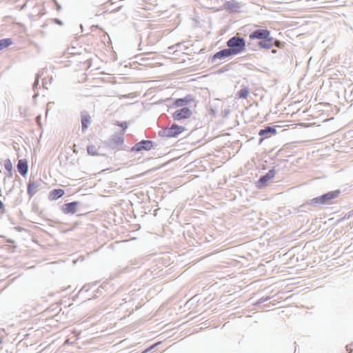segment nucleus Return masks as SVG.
Returning a JSON list of instances; mask_svg holds the SVG:
<instances>
[{"label": "nucleus", "mask_w": 353, "mask_h": 353, "mask_svg": "<svg viewBox=\"0 0 353 353\" xmlns=\"http://www.w3.org/2000/svg\"><path fill=\"white\" fill-rule=\"evenodd\" d=\"M38 185L35 183H29L28 185V193L30 197L34 196L38 190Z\"/></svg>", "instance_id": "2eb2a0df"}, {"label": "nucleus", "mask_w": 353, "mask_h": 353, "mask_svg": "<svg viewBox=\"0 0 353 353\" xmlns=\"http://www.w3.org/2000/svg\"><path fill=\"white\" fill-rule=\"evenodd\" d=\"M3 208V204L2 201L0 200V210Z\"/></svg>", "instance_id": "393cba45"}, {"label": "nucleus", "mask_w": 353, "mask_h": 353, "mask_svg": "<svg viewBox=\"0 0 353 353\" xmlns=\"http://www.w3.org/2000/svg\"><path fill=\"white\" fill-rule=\"evenodd\" d=\"M124 143L123 134L113 136L110 141L109 146L112 150L119 151L123 149Z\"/></svg>", "instance_id": "39448f33"}, {"label": "nucleus", "mask_w": 353, "mask_h": 353, "mask_svg": "<svg viewBox=\"0 0 353 353\" xmlns=\"http://www.w3.org/2000/svg\"><path fill=\"white\" fill-rule=\"evenodd\" d=\"M274 44V46L279 48H281L284 46V44H283L279 40H276V41H273V45Z\"/></svg>", "instance_id": "412c9836"}, {"label": "nucleus", "mask_w": 353, "mask_h": 353, "mask_svg": "<svg viewBox=\"0 0 353 353\" xmlns=\"http://www.w3.org/2000/svg\"><path fill=\"white\" fill-rule=\"evenodd\" d=\"M276 52H277V51H276V50H272V53H274H274H276Z\"/></svg>", "instance_id": "a878e982"}, {"label": "nucleus", "mask_w": 353, "mask_h": 353, "mask_svg": "<svg viewBox=\"0 0 353 353\" xmlns=\"http://www.w3.org/2000/svg\"><path fill=\"white\" fill-rule=\"evenodd\" d=\"M17 168H18L19 172L21 174H22V160L21 159L19 160V161H18Z\"/></svg>", "instance_id": "4be33fe9"}, {"label": "nucleus", "mask_w": 353, "mask_h": 353, "mask_svg": "<svg viewBox=\"0 0 353 353\" xmlns=\"http://www.w3.org/2000/svg\"><path fill=\"white\" fill-rule=\"evenodd\" d=\"M227 46L233 55H236L244 51L245 41L243 38L233 37L227 41Z\"/></svg>", "instance_id": "f03ea898"}, {"label": "nucleus", "mask_w": 353, "mask_h": 353, "mask_svg": "<svg viewBox=\"0 0 353 353\" xmlns=\"http://www.w3.org/2000/svg\"><path fill=\"white\" fill-rule=\"evenodd\" d=\"M153 148V143L151 141L145 140L136 143L132 148V152H141L142 150H150Z\"/></svg>", "instance_id": "423d86ee"}, {"label": "nucleus", "mask_w": 353, "mask_h": 353, "mask_svg": "<svg viewBox=\"0 0 353 353\" xmlns=\"http://www.w3.org/2000/svg\"><path fill=\"white\" fill-rule=\"evenodd\" d=\"M91 123V117L88 114L81 116V125L83 131L85 130Z\"/></svg>", "instance_id": "4468645a"}, {"label": "nucleus", "mask_w": 353, "mask_h": 353, "mask_svg": "<svg viewBox=\"0 0 353 353\" xmlns=\"http://www.w3.org/2000/svg\"><path fill=\"white\" fill-rule=\"evenodd\" d=\"M276 134V128L270 126H267L265 129L259 130V135L263 137V138L260 139V143H262L264 139L270 137L272 135H275Z\"/></svg>", "instance_id": "6e6552de"}, {"label": "nucleus", "mask_w": 353, "mask_h": 353, "mask_svg": "<svg viewBox=\"0 0 353 353\" xmlns=\"http://www.w3.org/2000/svg\"><path fill=\"white\" fill-rule=\"evenodd\" d=\"M192 115V112L188 108H183L180 110L175 111L173 113V119L174 120L180 121L185 119H188Z\"/></svg>", "instance_id": "0eeeda50"}, {"label": "nucleus", "mask_w": 353, "mask_h": 353, "mask_svg": "<svg viewBox=\"0 0 353 353\" xmlns=\"http://www.w3.org/2000/svg\"><path fill=\"white\" fill-rule=\"evenodd\" d=\"M274 176H275L274 170H269V172L265 175H264L263 176L260 178V179L259 180V182H258V183H259L258 187L262 188V187L265 186V183L269 181L270 180L272 179L274 177Z\"/></svg>", "instance_id": "1a4fd4ad"}, {"label": "nucleus", "mask_w": 353, "mask_h": 353, "mask_svg": "<svg viewBox=\"0 0 353 353\" xmlns=\"http://www.w3.org/2000/svg\"><path fill=\"white\" fill-rule=\"evenodd\" d=\"M27 170H28V166L26 164H25L23 163V175L26 174V173L27 172Z\"/></svg>", "instance_id": "5701e85b"}, {"label": "nucleus", "mask_w": 353, "mask_h": 353, "mask_svg": "<svg viewBox=\"0 0 353 353\" xmlns=\"http://www.w3.org/2000/svg\"><path fill=\"white\" fill-rule=\"evenodd\" d=\"M100 147L94 145H90L88 146L87 151L90 155L97 156L99 154V150Z\"/></svg>", "instance_id": "dca6fc26"}, {"label": "nucleus", "mask_w": 353, "mask_h": 353, "mask_svg": "<svg viewBox=\"0 0 353 353\" xmlns=\"http://www.w3.org/2000/svg\"><path fill=\"white\" fill-rule=\"evenodd\" d=\"M194 98L191 95H188L185 98L176 99L174 104L177 107H182L187 103L194 101Z\"/></svg>", "instance_id": "f8f14e48"}, {"label": "nucleus", "mask_w": 353, "mask_h": 353, "mask_svg": "<svg viewBox=\"0 0 353 353\" xmlns=\"http://www.w3.org/2000/svg\"><path fill=\"white\" fill-rule=\"evenodd\" d=\"M12 43L11 39H3L0 40V51L8 48Z\"/></svg>", "instance_id": "f3484780"}, {"label": "nucleus", "mask_w": 353, "mask_h": 353, "mask_svg": "<svg viewBox=\"0 0 353 353\" xmlns=\"http://www.w3.org/2000/svg\"><path fill=\"white\" fill-rule=\"evenodd\" d=\"M341 192L339 190L329 192L321 196L313 199L312 202L314 203L326 204L331 200L338 197Z\"/></svg>", "instance_id": "7ed1b4c3"}, {"label": "nucleus", "mask_w": 353, "mask_h": 353, "mask_svg": "<svg viewBox=\"0 0 353 353\" xmlns=\"http://www.w3.org/2000/svg\"><path fill=\"white\" fill-rule=\"evenodd\" d=\"M252 40H259V46L261 48L270 49L273 46L274 38L270 36V32L267 29H257L249 36Z\"/></svg>", "instance_id": "f257e3e1"}, {"label": "nucleus", "mask_w": 353, "mask_h": 353, "mask_svg": "<svg viewBox=\"0 0 353 353\" xmlns=\"http://www.w3.org/2000/svg\"><path fill=\"white\" fill-rule=\"evenodd\" d=\"M185 130V128L177 124H173L170 127L163 130V133L168 137H176Z\"/></svg>", "instance_id": "20e7f679"}, {"label": "nucleus", "mask_w": 353, "mask_h": 353, "mask_svg": "<svg viewBox=\"0 0 353 353\" xmlns=\"http://www.w3.org/2000/svg\"><path fill=\"white\" fill-rule=\"evenodd\" d=\"M64 194V190L62 189H55L52 190L49 193V199L50 200H57V199L61 197Z\"/></svg>", "instance_id": "ddd939ff"}, {"label": "nucleus", "mask_w": 353, "mask_h": 353, "mask_svg": "<svg viewBox=\"0 0 353 353\" xmlns=\"http://www.w3.org/2000/svg\"><path fill=\"white\" fill-rule=\"evenodd\" d=\"M78 205L77 201H74L71 203H68L64 204L62 208V212L65 214H69V213H75L77 211V207Z\"/></svg>", "instance_id": "9d476101"}, {"label": "nucleus", "mask_w": 353, "mask_h": 353, "mask_svg": "<svg viewBox=\"0 0 353 353\" xmlns=\"http://www.w3.org/2000/svg\"><path fill=\"white\" fill-rule=\"evenodd\" d=\"M117 124L123 128V132H125V129L128 128V123L126 122H122V123L117 122ZM123 134H124V132H123Z\"/></svg>", "instance_id": "aec40b11"}, {"label": "nucleus", "mask_w": 353, "mask_h": 353, "mask_svg": "<svg viewBox=\"0 0 353 353\" xmlns=\"http://www.w3.org/2000/svg\"><path fill=\"white\" fill-rule=\"evenodd\" d=\"M352 346H353L352 344H350V345L347 346V351L352 352V350L351 348Z\"/></svg>", "instance_id": "b1692460"}, {"label": "nucleus", "mask_w": 353, "mask_h": 353, "mask_svg": "<svg viewBox=\"0 0 353 353\" xmlns=\"http://www.w3.org/2000/svg\"><path fill=\"white\" fill-rule=\"evenodd\" d=\"M3 166H4L5 169L9 173H11L12 170V163L10 161V159H6L5 161H3Z\"/></svg>", "instance_id": "a211bd4d"}, {"label": "nucleus", "mask_w": 353, "mask_h": 353, "mask_svg": "<svg viewBox=\"0 0 353 353\" xmlns=\"http://www.w3.org/2000/svg\"><path fill=\"white\" fill-rule=\"evenodd\" d=\"M249 94V90L247 88H243L239 90L238 96L241 99H246Z\"/></svg>", "instance_id": "6ab92c4d"}, {"label": "nucleus", "mask_w": 353, "mask_h": 353, "mask_svg": "<svg viewBox=\"0 0 353 353\" xmlns=\"http://www.w3.org/2000/svg\"><path fill=\"white\" fill-rule=\"evenodd\" d=\"M231 56H233V54L230 49L226 48L215 53L212 57V60L223 59Z\"/></svg>", "instance_id": "9b49d317"}]
</instances>
